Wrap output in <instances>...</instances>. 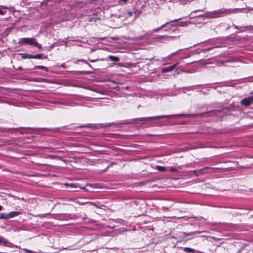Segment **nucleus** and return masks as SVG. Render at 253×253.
I'll return each mask as SVG.
<instances>
[{
  "mask_svg": "<svg viewBox=\"0 0 253 253\" xmlns=\"http://www.w3.org/2000/svg\"><path fill=\"white\" fill-rule=\"evenodd\" d=\"M238 9H220L215 10L209 13V17L212 18H218L225 15L230 14L236 12Z\"/></svg>",
  "mask_w": 253,
  "mask_h": 253,
  "instance_id": "obj_1",
  "label": "nucleus"
},
{
  "mask_svg": "<svg viewBox=\"0 0 253 253\" xmlns=\"http://www.w3.org/2000/svg\"><path fill=\"white\" fill-rule=\"evenodd\" d=\"M21 42L26 44L34 45L39 48H42L41 45L37 42V40L33 38H22L21 39Z\"/></svg>",
  "mask_w": 253,
  "mask_h": 253,
  "instance_id": "obj_2",
  "label": "nucleus"
},
{
  "mask_svg": "<svg viewBox=\"0 0 253 253\" xmlns=\"http://www.w3.org/2000/svg\"><path fill=\"white\" fill-rule=\"evenodd\" d=\"M241 104L245 106H249L252 103H253V95L246 97L245 98H243L241 101Z\"/></svg>",
  "mask_w": 253,
  "mask_h": 253,
  "instance_id": "obj_3",
  "label": "nucleus"
},
{
  "mask_svg": "<svg viewBox=\"0 0 253 253\" xmlns=\"http://www.w3.org/2000/svg\"><path fill=\"white\" fill-rule=\"evenodd\" d=\"M177 64H178V63H176L171 66L163 68V69L162 70V73H167V72H171V71H173L175 68V67Z\"/></svg>",
  "mask_w": 253,
  "mask_h": 253,
  "instance_id": "obj_4",
  "label": "nucleus"
},
{
  "mask_svg": "<svg viewBox=\"0 0 253 253\" xmlns=\"http://www.w3.org/2000/svg\"><path fill=\"white\" fill-rule=\"evenodd\" d=\"M208 169H209V168L208 167H206L203 169L194 170L193 172L197 176H199L200 175H202L204 173H206L207 172L205 171V170Z\"/></svg>",
  "mask_w": 253,
  "mask_h": 253,
  "instance_id": "obj_5",
  "label": "nucleus"
},
{
  "mask_svg": "<svg viewBox=\"0 0 253 253\" xmlns=\"http://www.w3.org/2000/svg\"><path fill=\"white\" fill-rule=\"evenodd\" d=\"M169 116H160L156 117L143 118H141L140 120L141 121H146V120H150V119H152L153 118H156V119L166 118H167ZM171 116L172 117H176V116H177V115H172Z\"/></svg>",
  "mask_w": 253,
  "mask_h": 253,
  "instance_id": "obj_6",
  "label": "nucleus"
},
{
  "mask_svg": "<svg viewBox=\"0 0 253 253\" xmlns=\"http://www.w3.org/2000/svg\"><path fill=\"white\" fill-rule=\"evenodd\" d=\"M21 212L19 211H11L8 213V217L9 219L13 218L15 216H18V215L20 214Z\"/></svg>",
  "mask_w": 253,
  "mask_h": 253,
  "instance_id": "obj_7",
  "label": "nucleus"
},
{
  "mask_svg": "<svg viewBox=\"0 0 253 253\" xmlns=\"http://www.w3.org/2000/svg\"><path fill=\"white\" fill-rule=\"evenodd\" d=\"M19 55H21L23 59H32L33 55L27 53H20Z\"/></svg>",
  "mask_w": 253,
  "mask_h": 253,
  "instance_id": "obj_8",
  "label": "nucleus"
},
{
  "mask_svg": "<svg viewBox=\"0 0 253 253\" xmlns=\"http://www.w3.org/2000/svg\"><path fill=\"white\" fill-rule=\"evenodd\" d=\"M108 58L113 61L117 62L119 61L120 60V58L117 56H115L113 55H109L108 56Z\"/></svg>",
  "mask_w": 253,
  "mask_h": 253,
  "instance_id": "obj_9",
  "label": "nucleus"
},
{
  "mask_svg": "<svg viewBox=\"0 0 253 253\" xmlns=\"http://www.w3.org/2000/svg\"><path fill=\"white\" fill-rule=\"evenodd\" d=\"M0 219H9L8 213H1L0 214Z\"/></svg>",
  "mask_w": 253,
  "mask_h": 253,
  "instance_id": "obj_10",
  "label": "nucleus"
},
{
  "mask_svg": "<svg viewBox=\"0 0 253 253\" xmlns=\"http://www.w3.org/2000/svg\"><path fill=\"white\" fill-rule=\"evenodd\" d=\"M43 54L42 53H40L36 54L35 56H33V58L34 59H42Z\"/></svg>",
  "mask_w": 253,
  "mask_h": 253,
  "instance_id": "obj_11",
  "label": "nucleus"
},
{
  "mask_svg": "<svg viewBox=\"0 0 253 253\" xmlns=\"http://www.w3.org/2000/svg\"><path fill=\"white\" fill-rule=\"evenodd\" d=\"M157 169L161 171H164L166 170L165 167L161 166H157Z\"/></svg>",
  "mask_w": 253,
  "mask_h": 253,
  "instance_id": "obj_12",
  "label": "nucleus"
},
{
  "mask_svg": "<svg viewBox=\"0 0 253 253\" xmlns=\"http://www.w3.org/2000/svg\"><path fill=\"white\" fill-rule=\"evenodd\" d=\"M35 67L36 68H38V69H44L45 71H48V68L47 67H45L43 66H41V65L37 66H35Z\"/></svg>",
  "mask_w": 253,
  "mask_h": 253,
  "instance_id": "obj_13",
  "label": "nucleus"
},
{
  "mask_svg": "<svg viewBox=\"0 0 253 253\" xmlns=\"http://www.w3.org/2000/svg\"><path fill=\"white\" fill-rule=\"evenodd\" d=\"M167 24V23H166V24H164V25H162V26H161L160 27H159V28H157V29L155 30L154 31H156V32L159 31L160 29H161L165 27V25H166Z\"/></svg>",
  "mask_w": 253,
  "mask_h": 253,
  "instance_id": "obj_14",
  "label": "nucleus"
},
{
  "mask_svg": "<svg viewBox=\"0 0 253 253\" xmlns=\"http://www.w3.org/2000/svg\"><path fill=\"white\" fill-rule=\"evenodd\" d=\"M209 169H211V170H216V169H220V168H211V167H208Z\"/></svg>",
  "mask_w": 253,
  "mask_h": 253,
  "instance_id": "obj_15",
  "label": "nucleus"
},
{
  "mask_svg": "<svg viewBox=\"0 0 253 253\" xmlns=\"http://www.w3.org/2000/svg\"><path fill=\"white\" fill-rule=\"evenodd\" d=\"M170 170L171 171H174V172L177 171V170L175 168H173V167H171L170 168Z\"/></svg>",
  "mask_w": 253,
  "mask_h": 253,
  "instance_id": "obj_16",
  "label": "nucleus"
},
{
  "mask_svg": "<svg viewBox=\"0 0 253 253\" xmlns=\"http://www.w3.org/2000/svg\"><path fill=\"white\" fill-rule=\"evenodd\" d=\"M5 12L3 11L0 8V15H2L5 14Z\"/></svg>",
  "mask_w": 253,
  "mask_h": 253,
  "instance_id": "obj_17",
  "label": "nucleus"
},
{
  "mask_svg": "<svg viewBox=\"0 0 253 253\" xmlns=\"http://www.w3.org/2000/svg\"><path fill=\"white\" fill-rule=\"evenodd\" d=\"M127 1V0H120V1H123L125 2H126Z\"/></svg>",
  "mask_w": 253,
  "mask_h": 253,
  "instance_id": "obj_18",
  "label": "nucleus"
},
{
  "mask_svg": "<svg viewBox=\"0 0 253 253\" xmlns=\"http://www.w3.org/2000/svg\"><path fill=\"white\" fill-rule=\"evenodd\" d=\"M88 127V126H81V127Z\"/></svg>",
  "mask_w": 253,
  "mask_h": 253,
  "instance_id": "obj_19",
  "label": "nucleus"
},
{
  "mask_svg": "<svg viewBox=\"0 0 253 253\" xmlns=\"http://www.w3.org/2000/svg\"><path fill=\"white\" fill-rule=\"evenodd\" d=\"M2 208H2V207L1 206H0V211L1 210H2Z\"/></svg>",
  "mask_w": 253,
  "mask_h": 253,
  "instance_id": "obj_20",
  "label": "nucleus"
},
{
  "mask_svg": "<svg viewBox=\"0 0 253 253\" xmlns=\"http://www.w3.org/2000/svg\"><path fill=\"white\" fill-rule=\"evenodd\" d=\"M81 205H84L85 204V203H83V202H81V203H80L79 202H78Z\"/></svg>",
  "mask_w": 253,
  "mask_h": 253,
  "instance_id": "obj_21",
  "label": "nucleus"
},
{
  "mask_svg": "<svg viewBox=\"0 0 253 253\" xmlns=\"http://www.w3.org/2000/svg\"><path fill=\"white\" fill-rule=\"evenodd\" d=\"M153 59V58H151V59H149V61H152ZM147 60H148V59H147Z\"/></svg>",
  "mask_w": 253,
  "mask_h": 253,
  "instance_id": "obj_22",
  "label": "nucleus"
},
{
  "mask_svg": "<svg viewBox=\"0 0 253 253\" xmlns=\"http://www.w3.org/2000/svg\"><path fill=\"white\" fill-rule=\"evenodd\" d=\"M71 187H73V186H74V184H72L71 185Z\"/></svg>",
  "mask_w": 253,
  "mask_h": 253,
  "instance_id": "obj_23",
  "label": "nucleus"
},
{
  "mask_svg": "<svg viewBox=\"0 0 253 253\" xmlns=\"http://www.w3.org/2000/svg\"><path fill=\"white\" fill-rule=\"evenodd\" d=\"M95 60H90L91 62H94Z\"/></svg>",
  "mask_w": 253,
  "mask_h": 253,
  "instance_id": "obj_24",
  "label": "nucleus"
},
{
  "mask_svg": "<svg viewBox=\"0 0 253 253\" xmlns=\"http://www.w3.org/2000/svg\"><path fill=\"white\" fill-rule=\"evenodd\" d=\"M235 28H236V29H238V27H237V26H235Z\"/></svg>",
  "mask_w": 253,
  "mask_h": 253,
  "instance_id": "obj_25",
  "label": "nucleus"
}]
</instances>
